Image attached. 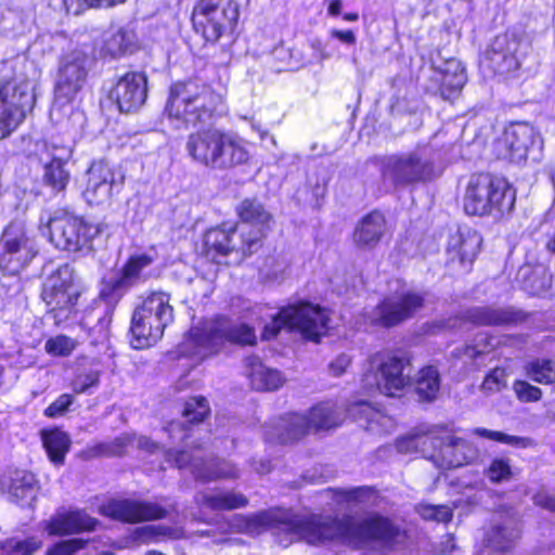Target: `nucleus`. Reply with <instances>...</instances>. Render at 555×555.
<instances>
[{"label":"nucleus","mask_w":555,"mask_h":555,"mask_svg":"<svg viewBox=\"0 0 555 555\" xmlns=\"http://www.w3.org/2000/svg\"><path fill=\"white\" fill-rule=\"evenodd\" d=\"M35 105L36 94L27 78L13 73L0 81V141L25 122Z\"/></svg>","instance_id":"nucleus-7"},{"label":"nucleus","mask_w":555,"mask_h":555,"mask_svg":"<svg viewBox=\"0 0 555 555\" xmlns=\"http://www.w3.org/2000/svg\"><path fill=\"white\" fill-rule=\"evenodd\" d=\"M422 514L425 518L449 524L453 518V512L448 505H422Z\"/></svg>","instance_id":"nucleus-57"},{"label":"nucleus","mask_w":555,"mask_h":555,"mask_svg":"<svg viewBox=\"0 0 555 555\" xmlns=\"http://www.w3.org/2000/svg\"><path fill=\"white\" fill-rule=\"evenodd\" d=\"M249 531H271L279 538L305 540L310 544L339 542L360 551L370 547L396 550L409 539V530L392 516L371 511L362 515L300 516L289 509L263 511L246 519Z\"/></svg>","instance_id":"nucleus-1"},{"label":"nucleus","mask_w":555,"mask_h":555,"mask_svg":"<svg viewBox=\"0 0 555 555\" xmlns=\"http://www.w3.org/2000/svg\"><path fill=\"white\" fill-rule=\"evenodd\" d=\"M172 322L170 295L163 291L150 292L132 312L129 327L131 346L138 350L155 346Z\"/></svg>","instance_id":"nucleus-5"},{"label":"nucleus","mask_w":555,"mask_h":555,"mask_svg":"<svg viewBox=\"0 0 555 555\" xmlns=\"http://www.w3.org/2000/svg\"><path fill=\"white\" fill-rule=\"evenodd\" d=\"M122 298V294L103 282L98 296L81 312L79 326L85 332V341L98 346L109 338L113 318Z\"/></svg>","instance_id":"nucleus-9"},{"label":"nucleus","mask_w":555,"mask_h":555,"mask_svg":"<svg viewBox=\"0 0 555 555\" xmlns=\"http://www.w3.org/2000/svg\"><path fill=\"white\" fill-rule=\"evenodd\" d=\"M507 372L502 366L491 369L483 377L481 389L485 392H499L506 388Z\"/></svg>","instance_id":"nucleus-52"},{"label":"nucleus","mask_w":555,"mask_h":555,"mask_svg":"<svg viewBox=\"0 0 555 555\" xmlns=\"http://www.w3.org/2000/svg\"><path fill=\"white\" fill-rule=\"evenodd\" d=\"M518 534L504 524H492L483 535L485 545L495 552L505 553L513 548Z\"/></svg>","instance_id":"nucleus-43"},{"label":"nucleus","mask_w":555,"mask_h":555,"mask_svg":"<svg viewBox=\"0 0 555 555\" xmlns=\"http://www.w3.org/2000/svg\"><path fill=\"white\" fill-rule=\"evenodd\" d=\"M387 230L385 214L379 209H373L357 222L351 240L358 249L372 250L382 242Z\"/></svg>","instance_id":"nucleus-28"},{"label":"nucleus","mask_w":555,"mask_h":555,"mask_svg":"<svg viewBox=\"0 0 555 555\" xmlns=\"http://www.w3.org/2000/svg\"><path fill=\"white\" fill-rule=\"evenodd\" d=\"M221 128H201L188 135L186 151L192 160L205 168L215 169L221 142Z\"/></svg>","instance_id":"nucleus-24"},{"label":"nucleus","mask_w":555,"mask_h":555,"mask_svg":"<svg viewBox=\"0 0 555 555\" xmlns=\"http://www.w3.org/2000/svg\"><path fill=\"white\" fill-rule=\"evenodd\" d=\"M167 461L177 468L183 469L192 465L193 456L188 450H169L167 452Z\"/></svg>","instance_id":"nucleus-58"},{"label":"nucleus","mask_w":555,"mask_h":555,"mask_svg":"<svg viewBox=\"0 0 555 555\" xmlns=\"http://www.w3.org/2000/svg\"><path fill=\"white\" fill-rule=\"evenodd\" d=\"M87 545V541L80 538L61 540L50 545L44 555H73L82 550Z\"/></svg>","instance_id":"nucleus-55"},{"label":"nucleus","mask_w":555,"mask_h":555,"mask_svg":"<svg viewBox=\"0 0 555 555\" xmlns=\"http://www.w3.org/2000/svg\"><path fill=\"white\" fill-rule=\"evenodd\" d=\"M81 295L82 289L73 275L61 269L47 276L40 292V297L53 318L68 317L77 307Z\"/></svg>","instance_id":"nucleus-17"},{"label":"nucleus","mask_w":555,"mask_h":555,"mask_svg":"<svg viewBox=\"0 0 555 555\" xmlns=\"http://www.w3.org/2000/svg\"><path fill=\"white\" fill-rule=\"evenodd\" d=\"M522 49H531V44L522 37H493L490 44L479 55V68L483 75L498 70L509 53H520Z\"/></svg>","instance_id":"nucleus-30"},{"label":"nucleus","mask_w":555,"mask_h":555,"mask_svg":"<svg viewBox=\"0 0 555 555\" xmlns=\"http://www.w3.org/2000/svg\"><path fill=\"white\" fill-rule=\"evenodd\" d=\"M513 390L520 402H537L542 398V390L524 379L514 380Z\"/></svg>","instance_id":"nucleus-53"},{"label":"nucleus","mask_w":555,"mask_h":555,"mask_svg":"<svg viewBox=\"0 0 555 555\" xmlns=\"http://www.w3.org/2000/svg\"><path fill=\"white\" fill-rule=\"evenodd\" d=\"M483 238L474 228L463 225L448 237L444 268L450 275H464L472 272Z\"/></svg>","instance_id":"nucleus-16"},{"label":"nucleus","mask_w":555,"mask_h":555,"mask_svg":"<svg viewBox=\"0 0 555 555\" xmlns=\"http://www.w3.org/2000/svg\"><path fill=\"white\" fill-rule=\"evenodd\" d=\"M38 255L35 236L27 227L13 220L0 234V271L5 275H17Z\"/></svg>","instance_id":"nucleus-10"},{"label":"nucleus","mask_w":555,"mask_h":555,"mask_svg":"<svg viewBox=\"0 0 555 555\" xmlns=\"http://www.w3.org/2000/svg\"><path fill=\"white\" fill-rule=\"evenodd\" d=\"M147 89V75L141 70H130L116 81L111 98L121 113H133L145 103Z\"/></svg>","instance_id":"nucleus-22"},{"label":"nucleus","mask_w":555,"mask_h":555,"mask_svg":"<svg viewBox=\"0 0 555 555\" xmlns=\"http://www.w3.org/2000/svg\"><path fill=\"white\" fill-rule=\"evenodd\" d=\"M286 306L280 308L279 312L272 317L271 321L268 322L260 334L262 340L275 339L281 333L282 328L288 330V324L285 319Z\"/></svg>","instance_id":"nucleus-54"},{"label":"nucleus","mask_w":555,"mask_h":555,"mask_svg":"<svg viewBox=\"0 0 555 555\" xmlns=\"http://www.w3.org/2000/svg\"><path fill=\"white\" fill-rule=\"evenodd\" d=\"M269 63L273 72H294L302 67L307 60L288 42L281 40L270 52Z\"/></svg>","instance_id":"nucleus-38"},{"label":"nucleus","mask_w":555,"mask_h":555,"mask_svg":"<svg viewBox=\"0 0 555 555\" xmlns=\"http://www.w3.org/2000/svg\"><path fill=\"white\" fill-rule=\"evenodd\" d=\"M185 343L203 359L218 354L227 343L224 318H216L209 325L191 327Z\"/></svg>","instance_id":"nucleus-27"},{"label":"nucleus","mask_w":555,"mask_h":555,"mask_svg":"<svg viewBox=\"0 0 555 555\" xmlns=\"http://www.w3.org/2000/svg\"><path fill=\"white\" fill-rule=\"evenodd\" d=\"M41 439L49 460L56 465L63 464L72 443L68 434L53 427L42 430Z\"/></svg>","instance_id":"nucleus-39"},{"label":"nucleus","mask_w":555,"mask_h":555,"mask_svg":"<svg viewBox=\"0 0 555 555\" xmlns=\"http://www.w3.org/2000/svg\"><path fill=\"white\" fill-rule=\"evenodd\" d=\"M180 416L181 427L186 431L207 423L211 417L209 400L203 395L188 397L181 403Z\"/></svg>","instance_id":"nucleus-35"},{"label":"nucleus","mask_w":555,"mask_h":555,"mask_svg":"<svg viewBox=\"0 0 555 555\" xmlns=\"http://www.w3.org/2000/svg\"><path fill=\"white\" fill-rule=\"evenodd\" d=\"M42 547V541L37 537H27L23 540L10 538L1 542V555H33Z\"/></svg>","instance_id":"nucleus-47"},{"label":"nucleus","mask_w":555,"mask_h":555,"mask_svg":"<svg viewBox=\"0 0 555 555\" xmlns=\"http://www.w3.org/2000/svg\"><path fill=\"white\" fill-rule=\"evenodd\" d=\"M240 16L236 0H198L193 10L192 21L196 33L205 35L206 24L214 35L232 33Z\"/></svg>","instance_id":"nucleus-19"},{"label":"nucleus","mask_w":555,"mask_h":555,"mask_svg":"<svg viewBox=\"0 0 555 555\" xmlns=\"http://www.w3.org/2000/svg\"><path fill=\"white\" fill-rule=\"evenodd\" d=\"M99 377L96 374L86 375L82 382L75 380L72 383L73 395H80L87 392L90 388L98 386Z\"/></svg>","instance_id":"nucleus-60"},{"label":"nucleus","mask_w":555,"mask_h":555,"mask_svg":"<svg viewBox=\"0 0 555 555\" xmlns=\"http://www.w3.org/2000/svg\"><path fill=\"white\" fill-rule=\"evenodd\" d=\"M72 173L67 168V160L57 156H52L43 165L42 183L51 190V193L56 196L66 193L70 183Z\"/></svg>","instance_id":"nucleus-36"},{"label":"nucleus","mask_w":555,"mask_h":555,"mask_svg":"<svg viewBox=\"0 0 555 555\" xmlns=\"http://www.w3.org/2000/svg\"><path fill=\"white\" fill-rule=\"evenodd\" d=\"M440 390V374L434 365L418 370L415 379V392L423 402H433Z\"/></svg>","instance_id":"nucleus-41"},{"label":"nucleus","mask_w":555,"mask_h":555,"mask_svg":"<svg viewBox=\"0 0 555 555\" xmlns=\"http://www.w3.org/2000/svg\"><path fill=\"white\" fill-rule=\"evenodd\" d=\"M341 0H331L328 5V13L331 15H338L341 11Z\"/></svg>","instance_id":"nucleus-63"},{"label":"nucleus","mask_w":555,"mask_h":555,"mask_svg":"<svg viewBox=\"0 0 555 555\" xmlns=\"http://www.w3.org/2000/svg\"><path fill=\"white\" fill-rule=\"evenodd\" d=\"M537 132L530 122L512 121L493 142V153L498 159L520 163L528 157Z\"/></svg>","instance_id":"nucleus-20"},{"label":"nucleus","mask_w":555,"mask_h":555,"mask_svg":"<svg viewBox=\"0 0 555 555\" xmlns=\"http://www.w3.org/2000/svg\"><path fill=\"white\" fill-rule=\"evenodd\" d=\"M98 513L104 518L125 525L160 520L168 516V509L164 505L126 496L106 499L99 505Z\"/></svg>","instance_id":"nucleus-15"},{"label":"nucleus","mask_w":555,"mask_h":555,"mask_svg":"<svg viewBox=\"0 0 555 555\" xmlns=\"http://www.w3.org/2000/svg\"><path fill=\"white\" fill-rule=\"evenodd\" d=\"M50 242L59 249L69 253H90L93 242L108 225L104 221L92 222L82 215L63 210L52 216L47 223Z\"/></svg>","instance_id":"nucleus-6"},{"label":"nucleus","mask_w":555,"mask_h":555,"mask_svg":"<svg viewBox=\"0 0 555 555\" xmlns=\"http://www.w3.org/2000/svg\"><path fill=\"white\" fill-rule=\"evenodd\" d=\"M79 343L67 335L59 334L46 340L44 350L52 357H68Z\"/></svg>","instance_id":"nucleus-50"},{"label":"nucleus","mask_w":555,"mask_h":555,"mask_svg":"<svg viewBox=\"0 0 555 555\" xmlns=\"http://www.w3.org/2000/svg\"><path fill=\"white\" fill-rule=\"evenodd\" d=\"M465 443V440L456 437L452 429L448 426H436L435 428L424 433L415 434L397 440V449L400 452H417L425 453L427 448L431 452L427 456L433 461H441V465L451 468L462 466L463 463L459 459L447 457L448 450L455 449L460 444Z\"/></svg>","instance_id":"nucleus-12"},{"label":"nucleus","mask_w":555,"mask_h":555,"mask_svg":"<svg viewBox=\"0 0 555 555\" xmlns=\"http://www.w3.org/2000/svg\"><path fill=\"white\" fill-rule=\"evenodd\" d=\"M236 220H223L209 227L202 237L201 256L220 264L230 255L244 261L262 251L275 220L267 205L257 196H247L234 206Z\"/></svg>","instance_id":"nucleus-2"},{"label":"nucleus","mask_w":555,"mask_h":555,"mask_svg":"<svg viewBox=\"0 0 555 555\" xmlns=\"http://www.w3.org/2000/svg\"><path fill=\"white\" fill-rule=\"evenodd\" d=\"M388 169L396 188L428 183L441 175L435 160L420 149L396 156Z\"/></svg>","instance_id":"nucleus-18"},{"label":"nucleus","mask_w":555,"mask_h":555,"mask_svg":"<svg viewBox=\"0 0 555 555\" xmlns=\"http://www.w3.org/2000/svg\"><path fill=\"white\" fill-rule=\"evenodd\" d=\"M139 50V46L130 41L129 37H106L99 51L103 60H117L132 55Z\"/></svg>","instance_id":"nucleus-44"},{"label":"nucleus","mask_w":555,"mask_h":555,"mask_svg":"<svg viewBox=\"0 0 555 555\" xmlns=\"http://www.w3.org/2000/svg\"><path fill=\"white\" fill-rule=\"evenodd\" d=\"M285 319L289 332H297L306 341L321 343L328 335L331 310L319 304L299 300L286 306Z\"/></svg>","instance_id":"nucleus-14"},{"label":"nucleus","mask_w":555,"mask_h":555,"mask_svg":"<svg viewBox=\"0 0 555 555\" xmlns=\"http://www.w3.org/2000/svg\"><path fill=\"white\" fill-rule=\"evenodd\" d=\"M64 8L68 14L79 15L90 8L85 0H64Z\"/></svg>","instance_id":"nucleus-61"},{"label":"nucleus","mask_w":555,"mask_h":555,"mask_svg":"<svg viewBox=\"0 0 555 555\" xmlns=\"http://www.w3.org/2000/svg\"><path fill=\"white\" fill-rule=\"evenodd\" d=\"M485 475L492 483L511 480L514 476L511 461L506 457L492 459L485 469Z\"/></svg>","instance_id":"nucleus-51"},{"label":"nucleus","mask_w":555,"mask_h":555,"mask_svg":"<svg viewBox=\"0 0 555 555\" xmlns=\"http://www.w3.org/2000/svg\"><path fill=\"white\" fill-rule=\"evenodd\" d=\"M280 421L279 439L284 444L298 442L313 433L307 412H287Z\"/></svg>","instance_id":"nucleus-37"},{"label":"nucleus","mask_w":555,"mask_h":555,"mask_svg":"<svg viewBox=\"0 0 555 555\" xmlns=\"http://www.w3.org/2000/svg\"><path fill=\"white\" fill-rule=\"evenodd\" d=\"M476 434L481 438L499 443L508 444L514 448L526 449L532 446V440L528 437L513 436L499 430L477 428Z\"/></svg>","instance_id":"nucleus-49"},{"label":"nucleus","mask_w":555,"mask_h":555,"mask_svg":"<svg viewBox=\"0 0 555 555\" xmlns=\"http://www.w3.org/2000/svg\"><path fill=\"white\" fill-rule=\"evenodd\" d=\"M529 49L520 50V53H509L498 67V70H490L485 76L489 78H498L500 81H508L519 77L521 60L528 54Z\"/></svg>","instance_id":"nucleus-46"},{"label":"nucleus","mask_w":555,"mask_h":555,"mask_svg":"<svg viewBox=\"0 0 555 555\" xmlns=\"http://www.w3.org/2000/svg\"><path fill=\"white\" fill-rule=\"evenodd\" d=\"M90 57L85 52H74L59 67L55 98L64 103L73 102L87 83Z\"/></svg>","instance_id":"nucleus-21"},{"label":"nucleus","mask_w":555,"mask_h":555,"mask_svg":"<svg viewBox=\"0 0 555 555\" xmlns=\"http://www.w3.org/2000/svg\"><path fill=\"white\" fill-rule=\"evenodd\" d=\"M33 491V486L30 482L25 481V477L23 479H13L10 486L11 494L17 500L25 499Z\"/></svg>","instance_id":"nucleus-59"},{"label":"nucleus","mask_w":555,"mask_h":555,"mask_svg":"<svg viewBox=\"0 0 555 555\" xmlns=\"http://www.w3.org/2000/svg\"><path fill=\"white\" fill-rule=\"evenodd\" d=\"M74 400V395L62 393L43 410V415L48 418L63 416L68 412Z\"/></svg>","instance_id":"nucleus-56"},{"label":"nucleus","mask_w":555,"mask_h":555,"mask_svg":"<svg viewBox=\"0 0 555 555\" xmlns=\"http://www.w3.org/2000/svg\"><path fill=\"white\" fill-rule=\"evenodd\" d=\"M223 106L224 94L210 82L188 77L170 83L164 111L170 121L189 128L215 121Z\"/></svg>","instance_id":"nucleus-3"},{"label":"nucleus","mask_w":555,"mask_h":555,"mask_svg":"<svg viewBox=\"0 0 555 555\" xmlns=\"http://www.w3.org/2000/svg\"><path fill=\"white\" fill-rule=\"evenodd\" d=\"M517 192L503 176L476 171L470 173L462 191V209L468 217L507 218L515 209Z\"/></svg>","instance_id":"nucleus-4"},{"label":"nucleus","mask_w":555,"mask_h":555,"mask_svg":"<svg viewBox=\"0 0 555 555\" xmlns=\"http://www.w3.org/2000/svg\"><path fill=\"white\" fill-rule=\"evenodd\" d=\"M250 158L248 142L232 131L223 130L214 170L229 171L248 164Z\"/></svg>","instance_id":"nucleus-29"},{"label":"nucleus","mask_w":555,"mask_h":555,"mask_svg":"<svg viewBox=\"0 0 555 555\" xmlns=\"http://www.w3.org/2000/svg\"><path fill=\"white\" fill-rule=\"evenodd\" d=\"M528 319L529 313L511 306H478L467 309L464 313V320L475 326H516Z\"/></svg>","instance_id":"nucleus-25"},{"label":"nucleus","mask_w":555,"mask_h":555,"mask_svg":"<svg viewBox=\"0 0 555 555\" xmlns=\"http://www.w3.org/2000/svg\"><path fill=\"white\" fill-rule=\"evenodd\" d=\"M524 372L528 378L538 384L555 383V363L550 359H533L525 364Z\"/></svg>","instance_id":"nucleus-45"},{"label":"nucleus","mask_w":555,"mask_h":555,"mask_svg":"<svg viewBox=\"0 0 555 555\" xmlns=\"http://www.w3.org/2000/svg\"><path fill=\"white\" fill-rule=\"evenodd\" d=\"M545 249L555 256V232L547 236L545 242Z\"/></svg>","instance_id":"nucleus-64"},{"label":"nucleus","mask_w":555,"mask_h":555,"mask_svg":"<svg viewBox=\"0 0 555 555\" xmlns=\"http://www.w3.org/2000/svg\"><path fill=\"white\" fill-rule=\"evenodd\" d=\"M425 296L414 289L396 292L384 296L364 315V323L374 330H390L413 319L425 307Z\"/></svg>","instance_id":"nucleus-8"},{"label":"nucleus","mask_w":555,"mask_h":555,"mask_svg":"<svg viewBox=\"0 0 555 555\" xmlns=\"http://www.w3.org/2000/svg\"><path fill=\"white\" fill-rule=\"evenodd\" d=\"M85 177L82 197L90 206L111 204L126 183L124 168L104 157L91 160Z\"/></svg>","instance_id":"nucleus-11"},{"label":"nucleus","mask_w":555,"mask_h":555,"mask_svg":"<svg viewBox=\"0 0 555 555\" xmlns=\"http://www.w3.org/2000/svg\"><path fill=\"white\" fill-rule=\"evenodd\" d=\"M327 491L338 504L366 505L379 496L375 486H358L348 489L328 488Z\"/></svg>","instance_id":"nucleus-40"},{"label":"nucleus","mask_w":555,"mask_h":555,"mask_svg":"<svg viewBox=\"0 0 555 555\" xmlns=\"http://www.w3.org/2000/svg\"><path fill=\"white\" fill-rule=\"evenodd\" d=\"M99 520L83 509L68 511L52 517L47 530L52 535H70L81 532H91L99 526Z\"/></svg>","instance_id":"nucleus-31"},{"label":"nucleus","mask_w":555,"mask_h":555,"mask_svg":"<svg viewBox=\"0 0 555 555\" xmlns=\"http://www.w3.org/2000/svg\"><path fill=\"white\" fill-rule=\"evenodd\" d=\"M307 415L314 434L334 430L345 421L343 410L331 400L317 402L307 411Z\"/></svg>","instance_id":"nucleus-34"},{"label":"nucleus","mask_w":555,"mask_h":555,"mask_svg":"<svg viewBox=\"0 0 555 555\" xmlns=\"http://www.w3.org/2000/svg\"><path fill=\"white\" fill-rule=\"evenodd\" d=\"M373 361L376 363V386L385 396H400L411 385L412 356L409 351L397 348L377 352Z\"/></svg>","instance_id":"nucleus-13"},{"label":"nucleus","mask_w":555,"mask_h":555,"mask_svg":"<svg viewBox=\"0 0 555 555\" xmlns=\"http://www.w3.org/2000/svg\"><path fill=\"white\" fill-rule=\"evenodd\" d=\"M224 332L227 343L240 346H255L257 344L255 331L248 324L228 325L224 320Z\"/></svg>","instance_id":"nucleus-48"},{"label":"nucleus","mask_w":555,"mask_h":555,"mask_svg":"<svg viewBox=\"0 0 555 555\" xmlns=\"http://www.w3.org/2000/svg\"><path fill=\"white\" fill-rule=\"evenodd\" d=\"M156 259V253L131 254L121 266L119 275L105 282L125 296L129 288L145 283L151 278L147 269L155 263Z\"/></svg>","instance_id":"nucleus-26"},{"label":"nucleus","mask_w":555,"mask_h":555,"mask_svg":"<svg viewBox=\"0 0 555 555\" xmlns=\"http://www.w3.org/2000/svg\"><path fill=\"white\" fill-rule=\"evenodd\" d=\"M550 268L540 262H525L518 270L517 280L530 296H542L552 286Z\"/></svg>","instance_id":"nucleus-33"},{"label":"nucleus","mask_w":555,"mask_h":555,"mask_svg":"<svg viewBox=\"0 0 555 555\" xmlns=\"http://www.w3.org/2000/svg\"><path fill=\"white\" fill-rule=\"evenodd\" d=\"M245 367L250 386L257 391H274L284 384L281 372L266 366L256 354L246 357Z\"/></svg>","instance_id":"nucleus-32"},{"label":"nucleus","mask_w":555,"mask_h":555,"mask_svg":"<svg viewBox=\"0 0 555 555\" xmlns=\"http://www.w3.org/2000/svg\"><path fill=\"white\" fill-rule=\"evenodd\" d=\"M467 82L466 68L455 57H447L441 64H431L428 88L444 100L457 98Z\"/></svg>","instance_id":"nucleus-23"},{"label":"nucleus","mask_w":555,"mask_h":555,"mask_svg":"<svg viewBox=\"0 0 555 555\" xmlns=\"http://www.w3.org/2000/svg\"><path fill=\"white\" fill-rule=\"evenodd\" d=\"M248 498L241 492H221L217 494H204L202 504L214 512L233 511L248 505Z\"/></svg>","instance_id":"nucleus-42"},{"label":"nucleus","mask_w":555,"mask_h":555,"mask_svg":"<svg viewBox=\"0 0 555 555\" xmlns=\"http://www.w3.org/2000/svg\"><path fill=\"white\" fill-rule=\"evenodd\" d=\"M538 505L551 513H555V494H544L538 501Z\"/></svg>","instance_id":"nucleus-62"}]
</instances>
